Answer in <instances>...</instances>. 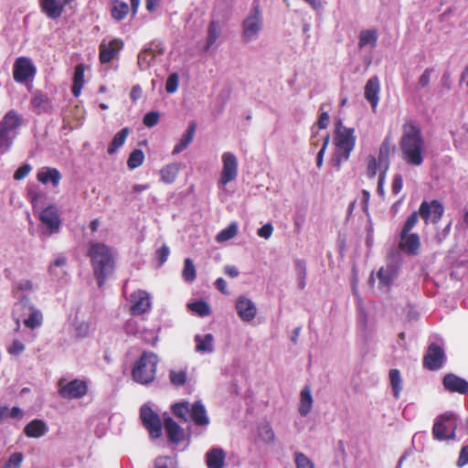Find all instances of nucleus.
<instances>
[{"label":"nucleus","instance_id":"obj_28","mask_svg":"<svg viewBox=\"0 0 468 468\" xmlns=\"http://www.w3.org/2000/svg\"><path fill=\"white\" fill-rule=\"evenodd\" d=\"M197 130V123L192 121L186 133L182 135L179 143L174 147L173 154H177L184 151L193 141Z\"/></svg>","mask_w":468,"mask_h":468},{"label":"nucleus","instance_id":"obj_3","mask_svg":"<svg viewBox=\"0 0 468 468\" xmlns=\"http://www.w3.org/2000/svg\"><path fill=\"white\" fill-rule=\"evenodd\" d=\"M334 144L335 151L332 160L333 165L337 171L341 170L342 164L346 162L356 143V136L354 128L344 125L341 119L335 121Z\"/></svg>","mask_w":468,"mask_h":468},{"label":"nucleus","instance_id":"obj_21","mask_svg":"<svg viewBox=\"0 0 468 468\" xmlns=\"http://www.w3.org/2000/svg\"><path fill=\"white\" fill-rule=\"evenodd\" d=\"M395 149V146L391 144V139L389 136H387L380 144L378 151V165L379 169L388 170L390 165V154Z\"/></svg>","mask_w":468,"mask_h":468},{"label":"nucleus","instance_id":"obj_56","mask_svg":"<svg viewBox=\"0 0 468 468\" xmlns=\"http://www.w3.org/2000/svg\"><path fill=\"white\" fill-rule=\"evenodd\" d=\"M25 345L18 339H15L8 346L7 352L12 356H17L24 352Z\"/></svg>","mask_w":468,"mask_h":468},{"label":"nucleus","instance_id":"obj_35","mask_svg":"<svg viewBox=\"0 0 468 468\" xmlns=\"http://www.w3.org/2000/svg\"><path fill=\"white\" fill-rule=\"evenodd\" d=\"M358 48L361 49L367 45L375 48L378 43V31L376 29L362 30L359 34Z\"/></svg>","mask_w":468,"mask_h":468},{"label":"nucleus","instance_id":"obj_53","mask_svg":"<svg viewBox=\"0 0 468 468\" xmlns=\"http://www.w3.org/2000/svg\"><path fill=\"white\" fill-rule=\"evenodd\" d=\"M158 121L159 113L157 112H149L144 116L143 123L146 127H153L157 124Z\"/></svg>","mask_w":468,"mask_h":468},{"label":"nucleus","instance_id":"obj_4","mask_svg":"<svg viewBox=\"0 0 468 468\" xmlns=\"http://www.w3.org/2000/svg\"><path fill=\"white\" fill-rule=\"evenodd\" d=\"M443 213L444 207L440 201L436 199L431 200L430 203L425 200L422 201L420 206L419 212L413 211L404 222L400 231L402 232V237L410 233L415 227L418 222L419 214L426 224H428L429 220L433 224H437L442 218Z\"/></svg>","mask_w":468,"mask_h":468},{"label":"nucleus","instance_id":"obj_36","mask_svg":"<svg viewBox=\"0 0 468 468\" xmlns=\"http://www.w3.org/2000/svg\"><path fill=\"white\" fill-rule=\"evenodd\" d=\"M129 133L130 129L128 127H124L114 135L107 149L109 154H113L121 146L123 145L127 136L129 135Z\"/></svg>","mask_w":468,"mask_h":468},{"label":"nucleus","instance_id":"obj_32","mask_svg":"<svg viewBox=\"0 0 468 468\" xmlns=\"http://www.w3.org/2000/svg\"><path fill=\"white\" fill-rule=\"evenodd\" d=\"M179 173V165L176 163H172L169 165H165L160 170V176L162 182H164L166 185L173 184Z\"/></svg>","mask_w":468,"mask_h":468},{"label":"nucleus","instance_id":"obj_41","mask_svg":"<svg viewBox=\"0 0 468 468\" xmlns=\"http://www.w3.org/2000/svg\"><path fill=\"white\" fill-rule=\"evenodd\" d=\"M182 277L186 282H192L197 277V271L193 261L186 258L184 261V269L182 271Z\"/></svg>","mask_w":468,"mask_h":468},{"label":"nucleus","instance_id":"obj_2","mask_svg":"<svg viewBox=\"0 0 468 468\" xmlns=\"http://www.w3.org/2000/svg\"><path fill=\"white\" fill-rule=\"evenodd\" d=\"M90 260L93 275L99 287H102L108 275L114 269V258L112 250L104 243L91 241L87 252Z\"/></svg>","mask_w":468,"mask_h":468},{"label":"nucleus","instance_id":"obj_64","mask_svg":"<svg viewBox=\"0 0 468 468\" xmlns=\"http://www.w3.org/2000/svg\"><path fill=\"white\" fill-rule=\"evenodd\" d=\"M431 72H432L431 69H426L424 70V72L421 74V76L420 77L419 82L422 88H425L430 84V79H431Z\"/></svg>","mask_w":468,"mask_h":468},{"label":"nucleus","instance_id":"obj_22","mask_svg":"<svg viewBox=\"0 0 468 468\" xmlns=\"http://www.w3.org/2000/svg\"><path fill=\"white\" fill-rule=\"evenodd\" d=\"M39 5L42 12L51 19L58 18L64 11V4L59 0H40Z\"/></svg>","mask_w":468,"mask_h":468},{"label":"nucleus","instance_id":"obj_40","mask_svg":"<svg viewBox=\"0 0 468 468\" xmlns=\"http://www.w3.org/2000/svg\"><path fill=\"white\" fill-rule=\"evenodd\" d=\"M388 377L393 391V396L398 399H399L400 392L402 390V379L400 372L397 368H392L389 370Z\"/></svg>","mask_w":468,"mask_h":468},{"label":"nucleus","instance_id":"obj_18","mask_svg":"<svg viewBox=\"0 0 468 468\" xmlns=\"http://www.w3.org/2000/svg\"><path fill=\"white\" fill-rule=\"evenodd\" d=\"M442 384L446 390L460 394H468V381L455 374H446L442 378Z\"/></svg>","mask_w":468,"mask_h":468},{"label":"nucleus","instance_id":"obj_49","mask_svg":"<svg viewBox=\"0 0 468 468\" xmlns=\"http://www.w3.org/2000/svg\"><path fill=\"white\" fill-rule=\"evenodd\" d=\"M296 468H314V463L303 452L294 453Z\"/></svg>","mask_w":468,"mask_h":468},{"label":"nucleus","instance_id":"obj_8","mask_svg":"<svg viewBox=\"0 0 468 468\" xmlns=\"http://www.w3.org/2000/svg\"><path fill=\"white\" fill-rule=\"evenodd\" d=\"M58 394L65 399H77L84 397L88 393V384L82 379H73L66 382L65 379H60L58 383Z\"/></svg>","mask_w":468,"mask_h":468},{"label":"nucleus","instance_id":"obj_47","mask_svg":"<svg viewBox=\"0 0 468 468\" xmlns=\"http://www.w3.org/2000/svg\"><path fill=\"white\" fill-rule=\"evenodd\" d=\"M186 378L187 376L186 370H171L169 372V380L176 387L185 385L186 382Z\"/></svg>","mask_w":468,"mask_h":468},{"label":"nucleus","instance_id":"obj_6","mask_svg":"<svg viewBox=\"0 0 468 468\" xmlns=\"http://www.w3.org/2000/svg\"><path fill=\"white\" fill-rule=\"evenodd\" d=\"M158 357L154 352H143L133 366V379L142 385L152 383L155 378Z\"/></svg>","mask_w":468,"mask_h":468},{"label":"nucleus","instance_id":"obj_52","mask_svg":"<svg viewBox=\"0 0 468 468\" xmlns=\"http://www.w3.org/2000/svg\"><path fill=\"white\" fill-rule=\"evenodd\" d=\"M324 104H322L320 106L321 112L319 114L318 120L316 122L319 129L327 128L329 125V122H330V116L327 112L324 111Z\"/></svg>","mask_w":468,"mask_h":468},{"label":"nucleus","instance_id":"obj_58","mask_svg":"<svg viewBox=\"0 0 468 468\" xmlns=\"http://www.w3.org/2000/svg\"><path fill=\"white\" fill-rule=\"evenodd\" d=\"M67 264V258L65 256H58L55 259V261L49 265L48 271L50 274H56L57 267H64Z\"/></svg>","mask_w":468,"mask_h":468},{"label":"nucleus","instance_id":"obj_63","mask_svg":"<svg viewBox=\"0 0 468 468\" xmlns=\"http://www.w3.org/2000/svg\"><path fill=\"white\" fill-rule=\"evenodd\" d=\"M379 170H380V173H379V176H378L377 191L380 196H384V184H385V179H386V175H387L388 170H382V169H379Z\"/></svg>","mask_w":468,"mask_h":468},{"label":"nucleus","instance_id":"obj_48","mask_svg":"<svg viewBox=\"0 0 468 468\" xmlns=\"http://www.w3.org/2000/svg\"><path fill=\"white\" fill-rule=\"evenodd\" d=\"M259 434L266 443H271L275 440V433L269 423H263L260 426Z\"/></svg>","mask_w":468,"mask_h":468},{"label":"nucleus","instance_id":"obj_24","mask_svg":"<svg viewBox=\"0 0 468 468\" xmlns=\"http://www.w3.org/2000/svg\"><path fill=\"white\" fill-rule=\"evenodd\" d=\"M451 415H441L436 421L434 422L432 428V434L435 439L443 441L450 438H453L454 431L452 432V435L447 433L448 426L445 424V421H451Z\"/></svg>","mask_w":468,"mask_h":468},{"label":"nucleus","instance_id":"obj_54","mask_svg":"<svg viewBox=\"0 0 468 468\" xmlns=\"http://www.w3.org/2000/svg\"><path fill=\"white\" fill-rule=\"evenodd\" d=\"M169 254L170 250L166 244H164L156 250L155 255L158 260L159 266H162L167 261Z\"/></svg>","mask_w":468,"mask_h":468},{"label":"nucleus","instance_id":"obj_11","mask_svg":"<svg viewBox=\"0 0 468 468\" xmlns=\"http://www.w3.org/2000/svg\"><path fill=\"white\" fill-rule=\"evenodd\" d=\"M223 167L220 173L218 184L226 186L228 183L234 181L238 176V159L233 153L225 152L222 156Z\"/></svg>","mask_w":468,"mask_h":468},{"label":"nucleus","instance_id":"obj_43","mask_svg":"<svg viewBox=\"0 0 468 468\" xmlns=\"http://www.w3.org/2000/svg\"><path fill=\"white\" fill-rule=\"evenodd\" d=\"M155 58V50L154 48H146L138 55V64L141 68H148L150 62Z\"/></svg>","mask_w":468,"mask_h":468},{"label":"nucleus","instance_id":"obj_30","mask_svg":"<svg viewBox=\"0 0 468 468\" xmlns=\"http://www.w3.org/2000/svg\"><path fill=\"white\" fill-rule=\"evenodd\" d=\"M300 404L298 407V411L301 416L305 417L309 414L312 410L313 405V397L311 392V388L309 386H305L300 394Z\"/></svg>","mask_w":468,"mask_h":468},{"label":"nucleus","instance_id":"obj_16","mask_svg":"<svg viewBox=\"0 0 468 468\" xmlns=\"http://www.w3.org/2000/svg\"><path fill=\"white\" fill-rule=\"evenodd\" d=\"M236 311L239 317L244 322H250L256 316L257 309L251 300L239 296L236 302Z\"/></svg>","mask_w":468,"mask_h":468},{"label":"nucleus","instance_id":"obj_45","mask_svg":"<svg viewBox=\"0 0 468 468\" xmlns=\"http://www.w3.org/2000/svg\"><path fill=\"white\" fill-rule=\"evenodd\" d=\"M144 160V154L140 149L133 150L127 160V165L130 169H135L139 167Z\"/></svg>","mask_w":468,"mask_h":468},{"label":"nucleus","instance_id":"obj_26","mask_svg":"<svg viewBox=\"0 0 468 468\" xmlns=\"http://www.w3.org/2000/svg\"><path fill=\"white\" fill-rule=\"evenodd\" d=\"M131 11L128 4L122 0H111V16L116 22L126 18Z\"/></svg>","mask_w":468,"mask_h":468},{"label":"nucleus","instance_id":"obj_5","mask_svg":"<svg viewBox=\"0 0 468 468\" xmlns=\"http://www.w3.org/2000/svg\"><path fill=\"white\" fill-rule=\"evenodd\" d=\"M23 122L22 116L14 110L3 116L0 121V154H5L11 149Z\"/></svg>","mask_w":468,"mask_h":468},{"label":"nucleus","instance_id":"obj_7","mask_svg":"<svg viewBox=\"0 0 468 468\" xmlns=\"http://www.w3.org/2000/svg\"><path fill=\"white\" fill-rule=\"evenodd\" d=\"M262 16L258 2H254L253 5L242 22L241 37L244 42L248 43L255 39L262 28Z\"/></svg>","mask_w":468,"mask_h":468},{"label":"nucleus","instance_id":"obj_9","mask_svg":"<svg viewBox=\"0 0 468 468\" xmlns=\"http://www.w3.org/2000/svg\"><path fill=\"white\" fill-rule=\"evenodd\" d=\"M140 419L150 437L157 439L162 435V422L157 413L151 407L144 405L140 410Z\"/></svg>","mask_w":468,"mask_h":468},{"label":"nucleus","instance_id":"obj_25","mask_svg":"<svg viewBox=\"0 0 468 468\" xmlns=\"http://www.w3.org/2000/svg\"><path fill=\"white\" fill-rule=\"evenodd\" d=\"M37 180L42 184L51 183L54 186H58L62 176L57 168L43 167L37 174Z\"/></svg>","mask_w":468,"mask_h":468},{"label":"nucleus","instance_id":"obj_46","mask_svg":"<svg viewBox=\"0 0 468 468\" xmlns=\"http://www.w3.org/2000/svg\"><path fill=\"white\" fill-rule=\"evenodd\" d=\"M188 309L197 313L199 316L204 317L210 314V307L205 301H197L188 303Z\"/></svg>","mask_w":468,"mask_h":468},{"label":"nucleus","instance_id":"obj_23","mask_svg":"<svg viewBox=\"0 0 468 468\" xmlns=\"http://www.w3.org/2000/svg\"><path fill=\"white\" fill-rule=\"evenodd\" d=\"M226 452L223 449L214 447L206 453V463L208 468H224Z\"/></svg>","mask_w":468,"mask_h":468},{"label":"nucleus","instance_id":"obj_19","mask_svg":"<svg viewBox=\"0 0 468 468\" xmlns=\"http://www.w3.org/2000/svg\"><path fill=\"white\" fill-rule=\"evenodd\" d=\"M19 304L24 306L29 305V315L27 319L24 320V324L26 327L34 330L39 326H41L43 323V315L40 310L35 308L33 304H30V300L28 297H22L19 302Z\"/></svg>","mask_w":468,"mask_h":468},{"label":"nucleus","instance_id":"obj_14","mask_svg":"<svg viewBox=\"0 0 468 468\" xmlns=\"http://www.w3.org/2000/svg\"><path fill=\"white\" fill-rule=\"evenodd\" d=\"M39 219L45 226H47L50 234L56 233L59 230L61 221L58 209L55 206L50 205L45 207L40 213Z\"/></svg>","mask_w":468,"mask_h":468},{"label":"nucleus","instance_id":"obj_37","mask_svg":"<svg viewBox=\"0 0 468 468\" xmlns=\"http://www.w3.org/2000/svg\"><path fill=\"white\" fill-rule=\"evenodd\" d=\"M220 36V25L218 21L212 20L207 27V36L205 50L207 51Z\"/></svg>","mask_w":468,"mask_h":468},{"label":"nucleus","instance_id":"obj_20","mask_svg":"<svg viewBox=\"0 0 468 468\" xmlns=\"http://www.w3.org/2000/svg\"><path fill=\"white\" fill-rule=\"evenodd\" d=\"M380 81L378 76L371 77L365 85V98L370 103L373 111L379 101Z\"/></svg>","mask_w":468,"mask_h":468},{"label":"nucleus","instance_id":"obj_60","mask_svg":"<svg viewBox=\"0 0 468 468\" xmlns=\"http://www.w3.org/2000/svg\"><path fill=\"white\" fill-rule=\"evenodd\" d=\"M468 464V445L462 447L457 460V466L463 467Z\"/></svg>","mask_w":468,"mask_h":468},{"label":"nucleus","instance_id":"obj_10","mask_svg":"<svg viewBox=\"0 0 468 468\" xmlns=\"http://www.w3.org/2000/svg\"><path fill=\"white\" fill-rule=\"evenodd\" d=\"M445 360L446 356L443 348L438 344L432 343L428 346L423 356L422 365L424 368L435 371L442 367Z\"/></svg>","mask_w":468,"mask_h":468},{"label":"nucleus","instance_id":"obj_1","mask_svg":"<svg viewBox=\"0 0 468 468\" xmlns=\"http://www.w3.org/2000/svg\"><path fill=\"white\" fill-rule=\"evenodd\" d=\"M399 145L407 164L419 166L423 163L424 139L420 126L412 121L404 123Z\"/></svg>","mask_w":468,"mask_h":468},{"label":"nucleus","instance_id":"obj_42","mask_svg":"<svg viewBox=\"0 0 468 468\" xmlns=\"http://www.w3.org/2000/svg\"><path fill=\"white\" fill-rule=\"evenodd\" d=\"M238 233V227L236 223L229 224L227 228L219 231L216 236L218 242H224L233 239Z\"/></svg>","mask_w":468,"mask_h":468},{"label":"nucleus","instance_id":"obj_44","mask_svg":"<svg viewBox=\"0 0 468 468\" xmlns=\"http://www.w3.org/2000/svg\"><path fill=\"white\" fill-rule=\"evenodd\" d=\"M190 410L188 402H180L176 403L172 407V411L176 417L182 420L183 421H187V415H190Z\"/></svg>","mask_w":468,"mask_h":468},{"label":"nucleus","instance_id":"obj_55","mask_svg":"<svg viewBox=\"0 0 468 468\" xmlns=\"http://www.w3.org/2000/svg\"><path fill=\"white\" fill-rule=\"evenodd\" d=\"M178 86V76L176 73L169 75L165 83V90L168 93H174Z\"/></svg>","mask_w":468,"mask_h":468},{"label":"nucleus","instance_id":"obj_33","mask_svg":"<svg viewBox=\"0 0 468 468\" xmlns=\"http://www.w3.org/2000/svg\"><path fill=\"white\" fill-rule=\"evenodd\" d=\"M84 66L83 64H78L75 67L73 84L71 87V92L75 97H79L84 85Z\"/></svg>","mask_w":468,"mask_h":468},{"label":"nucleus","instance_id":"obj_59","mask_svg":"<svg viewBox=\"0 0 468 468\" xmlns=\"http://www.w3.org/2000/svg\"><path fill=\"white\" fill-rule=\"evenodd\" d=\"M402 186H403V177L400 174H396L394 176L392 186H391L393 194L398 195L401 191Z\"/></svg>","mask_w":468,"mask_h":468},{"label":"nucleus","instance_id":"obj_39","mask_svg":"<svg viewBox=\"0 0 468 468\" xmlns=\"http://www.w3.org/2000/svg\"><path fill=\"white\" fill-rule=\"evenodd\" d=\"M214 337L211 334H207L204 336L196 335V350L197 352H212L213 351Z\"/></svg>","mask_w":468,"mask_h":468},{"label":"nucleus","instance_id":"obj_15","mask_svg":"<svg viewBox=\"0 0 468 468\" xmlns=\"http://www.w3.org/2000/svg\"><path fill=\"white\" fill-rule=\"evenodd\" d=\"M123 42L121 39H112L108 44L102 42L99 47V59L101 63L111 62L122 48Z\"/></svg>","mask_w":468,"mask_h":468},{"label":"nucleus","instance_id":"obj_57","mask_svg":"<svg viewBox=\"0 0 468 468\" xmlns=\"http://www.w3.org/2000/svg\"><path fill=\"white\" fill-rule=\"evenodd\" d=\"M32 167L29 164H24L21 166H19L15 174H14V179L15 180H22L24 179L31 171Z\"/></svg>","mask_w":468,"mask_h":468},{"label":"nucleus","instance_id":"obj_34","mask_svg":"<svg viewBox=\"0 0 468 468\" xmlns=\"http://www.w3.org/2000/svg\"><path fill=\"white\" fill-rule=\"evenodd\" d=\"M31 104L36 112L40 114L48 110L50 101L47 95L43 94L41 91H36L31 100Z\"/></svg>","mask_w":468,"mask_h":468},{"label":"nucleus","instance_id":"obj_61","mask_svg":"<svg viewBox=\"0 0 468 468\" xmlns=\"http://www.w3.org/2000/svg\"><path fill=\"white\" fill-rule=\"evenodd\" d=\"M14 289L23 292H31L33 290V282L29 280H21L16 283Z\"/></svg>","mask_w":468,"mask_h":468},{"label":"nucleus","instance_id":"obj_13","mask_svg":"<svg viewBox=\"0 0 468 468\" xmlns=\"http://www.w3.org/2000/svg\"><path fill=\"white\" fill-rule=\"evenodd\" d=\"M151 307L150 295L146 291L138 290L131 294L130 313L133 315L145 314Z\"/></svg>","mask_w":468,"mask_h":468},{"label":"nucleus","instance_id":"obj_38","mask_svg":"<svg viewBox=\"0 0 468 468\" xmlns=\"http://www.w3.org/2000/svg\"><path fill=\"white\" fill-rule=\"evenodd\" d=\"M379 287H389L396 278V271L391 267H381L377 272Z\"/></svg>","mask_w":468,"mask_h":468},{"label":"nucleus","instance_id":"obj_51","mask_svg":"<svg viewBox=\"0 0 468 468\" xmlns=\"http://www.w3.org/2000/svg\"><path fill=\"white\" fill-rule=\"evenodd\" d=\"M23 462V454L21 452H15L10 455L4 468H19Z\"/></svg>","mask_w":468,"mask_h":468},{"label":"nucleus","instance_id":"obj_17","mask_svg":"<svg viewBox=\"0 0 468 468\" xmlns=\"http://www.w3.org/2000/svg\"><path fill=\"white\" fill-rule=\"evenodd\" d=\"M399 248L408 255H418L420 249V239L417 233H408L402 237V232L399 234Z\"/></svg>","mask_w":468,"mask_h":468},{"label":"nucleus","instance_id":"obj_12","mask_svg":"<svg viewBox=\"0 0 468 468\" xmlns=\"http://www.w3.org/2000/svg\"><path fill=\"white\" fill-rule=\"evenodd\" d=\"M36 72L31 60L27 57H19L16 59L13 68V77L16 82H26Z\"/></svg>","mask_w":468,"mask_h":468},{"label":"nucleus","instance_id":"obj_29","mask_svg":"<svg viewBox=\"0 0 468 468\" xmlns=\"http://www.w3.org/2000/svg\"><path fill=\"white\" fill-rule=\"evenodd\" d=\"M165 429L168 439L175 443L184 440V433L179 425L170 417L165 420Z\"/></svg>","mask_w":468,"mask_h":468},{"label":"nucleus","instance_id":"obj_27","mask_svg":"<svg viewBox=\"0 0 468 468\" xmlns=\"http://www.w3.org/2000/svg\"><path fill=\"white\" fill-rule=\"evenodd\" d=\"M190 418L197 426H205L209 423L206 409L200 401H196L192 405L190 410Z\"/></svg>","mask_w":468,"mask_h":468},{"label":"nucleus","instance_id":"obj_50","mask_svg":"<svg viewBox=\"0 0 468 468\" xmlns=\"http://www.w3.org/2000/svg\"><path fill=\"white\" fill-rule=\"evenodd\" d=\"M379 169L378 160L374 155L367 157V175L369 178H374Z\"/></svg>","mask_w":468,"mask_h":468},{"label":"nucleus","instance_id":"obj_31","mask_svg":"<svg viewBox=\"0 0 468 468\" xmlns=\"http://www.w3.org/2000/svg\"><path fill=\"white\" fill-rule=\"evenodd\" d=\"M47 431L46 423L40 420L30 421L24 429L25 434L30 438H39L43 436Z\"/></svg>","mask_w":468,"mask_h":468},{"label":"nucleus","instance_id":"obj_62","mask_svg":"<svg viewBox=\"0 0 468 468\" xmlns=\"http://www.w3.org/2000/svg\"><path fill=\"white\" fill-rule=\"evenodd\" d=\"M273 232V227L271 224L267 223L261 227L257 233L261 238L269 239Z\"/></svg>","mask_w":468,"mask_h":468}]
</instances>
